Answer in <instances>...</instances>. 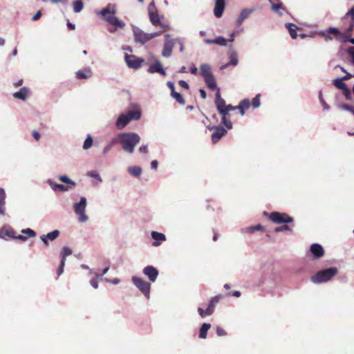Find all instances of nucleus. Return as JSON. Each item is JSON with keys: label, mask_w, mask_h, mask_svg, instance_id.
I'll return each mask as SVG.
<instances>
[{"label": "nucleus", "mask_w": 354, "mask_h": 354, "mask_svg": "<svg viewBox=\"0 0 354 354\" xmlns=\"http://www.w3.org/2000/svg\"><path fill=\"white\" fill-rule=\"evenodd\" d=\"M264 230H265L264 227L261 224H258V225H254V226H250L247 228V231L249 233H254L255 231L263 232Z\"/></svg>", "instance_id": "79ce46f5"}, {"label": "nucleus", "mask_w": 354, "mask_h": 354, "mask_svg": "<svg viewBox=\"0 0 354 354\" xmlns=\"http://www.w3.org/2000/svg\"><path fill=\"white\" fill-rule=\"evenodd\" d=\"M115 5L112 3H109L100 12L103 20L106 21L111 26L120 28H123L125 26V24L115 16Z\"/></svg>", "instance_id": "f03ea898"}, {"label": "nucleus", "mask_w": 354, "mask_h": 354, "mask_svg": "<svg viewBox=\"0 0 354 354\" xmlns=\"http://www.w3.org/2000/svg\"><path fill=\"white\" fill-rule=\"evenodd\" d=\"M310 251L313 254L314 259H318L324 254V250L322 246L318 243H313L310 248Z\"/></svg>", "instance_id": "aec40b11"}, {"label": "nucleus", "mask_w": 354, "mask_h": 354, "mask_svg": "<svg viewBox=\"0 0 354 354\" xmlns=\"http://www.w3.org/2000/svg\"><path fill=\"white\" fill-rule=\"evenodd\" d=\"M340 106L342 109L346 110L348 111H350L351 113H352L354 115V107L353 106L347 104H341Z\"/></svg>", "instance_id": "603ef678"}, {"label": "nucleus", "mask_w": 354, "mask_h": 354, "mask_svg": "<svg viewBox=\"0 0 354 354\" xmlns=\"http://www.w3.org/2000/svg\"><path fill=\"white\" fill-rule=\"evenodd\" d=\"M226 109L225 110V116L222 117V123L226 127L227 129H231L232 128V123L229 120V117L230 116V111L237 109L236 106H233L231 104L226 106Z\"/></svg>", "instance_id": "6ab92c4d"}, {"label": "nucleus", "mask_w": 354, "mask_h": 354, "mask_svg": "<svg viewBox=\"0 0 354 354\" xmlns=\"http://www.w3.org/2000/svg\"><path fill=\"white\" fill-rule=\"evenodd\" d=\"M28 94V89L26 87H22L19 91L15 92L13 94V97L16 99L21 100H26Z\"/></svg>", "instance_id": "bb28decb"}, {"label": "nucleus", "mask_w": 354, "mask_h": 354, "mask_svg": "<svg viewBox=\"0 0 354 354\" xmlns=\"http://www.w3.org/2000/svg\"><path fill=\"white\" fill-rule=\"evenodd\" d=\"M118 138H113L112 140L104 148V153H107L112 147L117 143Z\"/></svg>", "instance_id": "c03bdc74"}, {"label": "nucleus", "mask_w": 354, "mask_h": 354, "mask_svg": "<svg viewBox=\"0 0 354 354\" xmlns=\"http://www.w3.org/2000/svg\"><path fill=\"white\" fill-rule=\"evenodd\" d=\"M10 237L12 239H17L21 241L26 240V237L22 235L15 236V232L10 227H3L0 230V238L6 239Z\"/></svg>", "instance_id": "2eb2a0df"}, {"label": "nucleus", "mask_w": 354, "mask_h": 354, "mask_svg": "<svg viewBox=\"0 0 354 354\" xmlns=\"http://www.w3.org/2000/svg\"><path fill=\"white\" fill-rule=\"evenodd\" d=\"M260 94H257L252 101V105L254 108H258L260 106Z\"/></svg>", "instance_id": "de8ad7c7"}, {"label": "nucleus", "mask_w": 354, "mask_h": 354, "mask_svg": "<svg viewBox=\"0 0 354 354\" xmlns=\"http://www.w3.org/2000/svg\"><path fill=\"white\" fill-rule=\"evenodd\" d=\"M216 334L218 336H225L227 335L226 331L221 326L216 327Z\"/></svg>", "instance_id": "5fc2aeb1"}, {"label": "nucleus", "mask_w": 354, "mask_h": 354, "mask_svg": "<svg viewBox=\"0 0 354 354\" xmlns=\"http://www.w3.org/2000/svg\"><path fill=\"white\" fill-rule=\"evenodd\" d=\"M319 35L325 39V41H330L336 39L341 43H346L348 40V35L346 31L344 32L337 28L330 27L322 31Z\"/></svg>", "instance_id": "7ed1b4c3"}, {"label": "nucleus", "mask_w": 354, "mask_h": 354, "mask_svg": "<svg viewBox=\"0 0 354 354\" xmlns=\"http://www.w3.org/2000/svg\"><path fill=\"white\" fill-rule=\"evenodd\" d=\"M346 16H347V12L342 18V24L340 26V30H343L344 32L346 31V28H348V26H349V22L348 21H350V19H351V18L353 17L351 15H349L348 16V20L347 21V20H345V18H346Z\"/></svg>", "instance_id": "4c0bfd02"}, {"label": "nucleus", "mask_w": 354, "mask_h": 354, "mask_svg": "<svg viewBox=\"0 0 354 354\" xmlns=\"http://www.w3.org/2000/svg\"><path fill=\"white\" fill-rule=\"evenodd\" d=\"M128 171L131 176L139 177L141 175L142 169L138 166H133L129 167Z\"/></svg>", "instance_id": "e433bc0d"}, {"label": "nucleus", "mask_w": 354, "mask_h": 354, "mask_svg": "<svg viewBox=\"0 0 354 354\" xmlns=\"http://www.w3.org/2000/svg\"><path fill=\"white\" fill-rule=\"evenodd\" d=\"M230 64L233 66H236L238 64V58L236 53H232L230 55Z\"/></svg>", "instance_id": "8fccbe9b"}, {"label": "nucleus", "mask_w": 354, "mask_h": 354, "mask_svg": "<svg viewBox=\"0 0 354 354\" xmlns=\"http://www.w3.org/2000/svg\"><path fill=\"white\" fill-rule=\"evenodd\" d=\"M223 298V296L221 295H216L214 297L212 298L209 301L207 308L204 310L202 308H198V312L201 317H205L207 315H211L215 309L216 304L220 301V300Z\"/></svg>", "instance_id": "6e6552de"}, {"label": "nucleus", "mask_w": 354, "mask_h": 354, "mask_svg": "<svg viewBox=\"0 0 354 354\" xmlns=\"http://www.w3.org/2000/svg\"><path fill=\"white\" fill-rule=\"evenodd\" d=\"M48 183L55 192H65L68 190V187L66 185L54 183L52 180H48Z\"/></svg>", "instance_id": "c9c22d12"}, {"label": "nucleus", "mask_w": 354, "mask_h": 354, "mask_svg": "<svg viewBox=\"0 0 354 354\" xmlns=\"http://www.w3.org/2000/svg\"><path fill=\"white\" fill-rule=\"evenodd\" d=\"M73 10L75 12H80L84 7L83 3L81 0H76L73 3Z\"/></svg>", "instance_id": "a19ab883"}, {"label": "nucleus", "mask_w": 354, "mask_h": 354, "mask_svg": "<svg viewBox=\"0 0 354 354\" xmlns=\"http://www.w3.org/2000/svg\"><path fill=\"white\" fill-rule=\"evenodd\" d=\"M117 138L122 149L129 153L134 151L136 145L140 140V137L136 133H120Z\"/></svg>", "instance_id": "f257e3e1"}, {"label": "nucleus", "mask_w": 354, "mask_h": 354, "mask_svg": "<svg viewBox=\"0 0 354 354\" xmlns=\"http://www.w3.org/2000/svg\"><path fill=\"white\" fill-rule=\"evenodd\" d=\"M124 59L127 63V65L133 69L137 70L142 64L144 63V59L141 57H138L134 55H128L126 54L124 56Z\"/></svg>", "instance_id": "9b49d317"}, {"label": "nucleus", "mask_w": 354, "mask_h": 354, "mask_svg": "<svg viewBox=\"0 0 354 354\" xmlns=\"http://www.w3.org/2000/svg\"><path fill=\"white\" fill-rule=\"evenodd\" d=\"M201 74L203 77L212 75L211 67L209 64H204L201 66Z\"/></svg>", "instance_id": "72a5a7b5"}, {"label": "nucleus", "mask_w": 354, "mask_h": 354, "mask_svg": "<svg viewBox=\"0 0 354 354\" xmlns=\"http://www.w3.org/2000/svg\"><path fill=\"white\" fill-rule=\"evenodd\" d=\"M158 162L157 160H153L151 162V167L152 169H156L157 167H158Z\"/></svg>", "instance_id": "338daca9"}, {"label": "nucleus", "mask_w": 354, "mask_h": 354, "mask_svg": "<svg viewBox=\"0 0 354 354\" xmlns=\"http://www.w3.org/2000/svg\"><path fill=\"white\" fill-rule=\"evenodd\" d=\"M149 17L151 23L154 26H160L164 30H169L170 27L161 22L160 17L158 13V10L155 6L154 1H151L148 6Z\"/></svg>", "instance_id": "423d86ee"}, {"label": "nucleus", "mask_w": 354, "mask_h": 354, "mask_svg": "<svg viewBox=\"0 0 354 354\" xmlns=\"http://www.w3.org/2000/svg\"><path fill=\"white\" fill-rule=\"evenodd\" d=\"M205 42L207 44H214L223 46H227V40L223 37H218L214 39H206Z\"/></svg>", "instance_id": "c756f323"}, {"label": "nucleus", "mask_w": 354, "mask_h": 354, "mask_svg": "<svg viewBox=\"0 0 354 354\" xmlns=\"http://www.w3.org/2000/svg\"><path fill=\"white\" fill-rule=\"evenodd\" d=\"M41 16V10H39L33 17H32V20L33 21H37L38 19H40Z\"/></svg>", "instance_id": "e2e57ef3"}, {"label": "nucleus", "mask_w": 354, "mask_h": 354, "mask_svg": "<svg viewBox=\"0 0 354 354\" xmlns=\"http://www.w3.org/2000/svg\"><path fill=\"white\" fill-rule=\"evenodd\" d=\"M199 92H200V94H201V97L203 99H206V97H207V94H206V92L205 91V90H203V89H200Z\"/></svg>", "instance_id": "774afa93"}, {"label": "nucleus", "mask_w": 354, "mask_h": 354, "mask_svg": "<svg viewBox=\"0 0 354 354\" xmlns=\"http://www.w3.org/2000/svg\"><path fill=\"white\" fill-rule=\"evenodd\" d=\"M349 15H351L353 17L351 18V19H350V21H348L349 22V26L348 28H346V33H347V36H348V40L346 41V42H350L353 44H354V39L353 38H351V32H353V29H354V6L347 12V16L345 18V20H348V16Z\"/></svg>", "instance_id": "4468645a"}, {"label": "nucleus", "mask_w": 354, "mask_h": 354, "mask_svg": "<svg viewBox=\"0 0 354 354\" xmlns=\"http://www.w3.org/2000/svg\"><path fill=\"white\" fill-rule=\"evenodd\" d=\"M139 151L141 153H147L148 152L147 145H143L139 148Z\"/></svg>", "instance_id": "052dcab7"}, {"label": "nucleus", "mask_w": 354, "mask_h": 354, "mask_svg": "<svg viewBox=\"0 0 354 354\" xmlns=\"http://www.w3.org/2000/svg\"><path fill=\"white\" fill-rule=\"evenodd\" d=\"M141 113L140 111H129L126 114H121L116 120L115 125L118 129H121L127 126L131 120L140 119Z\"/></svg>", "instance_id": "39448f33"}, {"label": "nucleus", "mask_w": 354, "mask_h": 354, "mask_svg": "<svg viewBox=\"0 0 354 354\" xmlns=\"http://www.w3.org/2000/svg\"><path fill=\"white\" fill-rule=\"evenodd\" d=\"M143 273L147 276L151 281L153 282L158 277V271L154 267L148 266L143 269Z\"/></svg>", "instance_id": "412c9836"}, {"label": "nucleus", "mask_w": 354, "mask_h": 354, "mask_svg": "<svg viewBox=\"0 0 354 354\" xmlns=\"http://www.w3.org/2000/svg\"><path fill=\"white\" fill-rule=\"evenodd\" d=\"M151 237L155 240L153 245L158 246L160 244V242L165 241L166 237L164 234L159 233L157 232H151Z\"/></svg>", "instance_id": "cd10ccee"}, {"label": "nucleus", "mask_w": 354, "mask_h": 354, "mask_svg": "<svg viewBox=\"0 0 354 354\" xmlns=\"http://www.w3.org/2000/svg\"><path fill=\"white\" fill-rule=\"evenodd\" d=\"M338 272L335 267H331L317 272L311 277V281L315 283H321L330 281Z\"/></svg>", "instance_id": "20e7f679"}, {"label": "nucleus", "mask_w": 354, "mask_h": 354, "mask_svg": "<svg viewBox=\"0 0 354 354\" xmlns=\"http://www.w3.org/2000/svg\"><path fill=\"white\" fill-rule=\"evenodd\" d=\"M225 8V0H216L215 1V6L214 8V15L217 18L221 17L223 14Z\"/></svg>", "instance_id": "4be33fe9"}, {"label": "nucleus", "mask_w": 354, "mask_h": 354, "mask_svg": "<svg viewBox=\"0 0 354 354\" xmlns=\"http://www.w3.org/2000/svg\"><path fill=\"white\" fill-rule=\"evenodd\" d=\"M176 44V41L175 39L166 40L162 51V55L165 57H169L171 55L173 48Z\"/></svg>", "instance_id": "a211bd4d"}, {"label": "nucleus", "mask_w": 354, "mask_h": 354, "mask_svg": "<svg viewBox=\"0 0 354 354\" xmlns=\"http://www.w3.org/2000/svg\"><path fill=\"white\" fill-rule=\"evenodd\" d=\"M215 104L216 106V109L221 116H225V110L226 109V104L225 101L221 97L220 89H217V92L216 94V100H215Z\"/></svg>", "instance_id": "dca6fc26"}, {"label": "nucleus", "mask_w": 354, "mask_h": 354, "mask_svg": "<svg viewBox=\"0 0 354 354\" xmlns=\"http://www.w3.org/2000/svg\"><path fill=\"white\" fill-rule=\"evenodd\" d=\"M72 254V250L68 247H64L61 252V262L57 269V275H61L64 272V267L65 266L66 259L68 256Z\"/></svg>", "instance_id": "f3484780"}, {"label": "nucleus", "mask_w": 354, "mask_h": 354, "mask_svg": "<svg viewBox=\"0 0 354 354\" xmlns=\"http://www.w3.org/2000/svg\"><path fill=\"white\" fill-rule=\"evenodd\" d=\"M147 71L149 73H158L162 75H166V72L163 69L162 64L159 60H156L154 64L150 66Z\"/></svg>", "instance_id": "5701e85b"}, {"label": "nucleus", "mask_w": 354, "mask_h": 354, "mask_svg": "<svg viewBox=\"0 0 354 354\" xmlns=\"http://www.w3.org/2000/svg\"><path fill=\"white\" fill-rule=\"evenodd\" d=\"M167 85L169 88V89L171 90V93H173L174 92L176 91H175V87H174V84L173 82H167Z\"/></svg>", "instance_id": "bf43d9fd"}, {"label": "nucleus", "mask_w": 354, "mask_h": 354, "mask_svg": "<svg viewBox=\"0 0 354 354\" xmlns=\"http://www.w3.org/2000/svg\"><path fill=\"white\" fill-rule=\"evenodd\" d=\"M133 36L135 41L141 44H145L151 39V33L145 32L139 28L133 30Z\"/></svg>", "instance_id": "ddd939ff"}, {"label": "nucleus", "mask_w": 354, "mask_h": 354, "mask_svg": "<svg viewBox=\"0 0 354 354\" xmlns=\"http://www.w3.org/2000/svg\"><path fill=\"white\" fill-rule=\"evenodd\" d=\"M205 82L207 86L212 91H214L217 88V85L216 83V80L214 75L204 77Z\"/></svg>", "instance_id": "c85d7f7f"}, {"label": "nucleus", "mask_w": 354, "mask_h": 354, "mask_svg": "<svg viewBox=\"0 0 354 354\" xmlns=\"http://www.w3.org/2000/svg\"><path fill=\"white\" fill-rule=\"evenodd\" d=\"M343 81L342 78H337L334 80L333 84L336 88L343 91L347 87V85Z\"/></svg>", "instance_id": "58836bf2"}, {"label": "nucleus", "mask_w": 354, "mask_h": 354, "mask_svg": "<svg viewBox=\"0 0 354 354\" xmlns=\"http://www.w3.org/2000/svg\"><path fill=\"white\" fill-rule=\"evenodd\" d=\"M292 231V227H290L289 225H281V226H279V227H275L274 229V232H283V231Z\"/></svg>", "instance_id": "a18cd8bd"}, {"label": "nucleus", "mask_w": 354, "mask_h": 354, "mask_svg": "<svg viewBox=\"0 0 354 354\" xmlns=\"http://www.w3.org/2000/svg\"><path fill=\"white\" fill-rule=\"evenodd\" d=\"M342 91H343V94L345 96V97L347 100H351V93L350 89L348 88V86L345 89H344Z\"/></svg>", "instance_id": "864d4df0"}, {"label": "nucleus", "mask_w": 354, "mask_h": 354, "mask_svg": "<svg viewBox=\"0 0 354 354\" xmlns=\"http://www.w3.org/2000/svg\"><path fill=\"white\" fill-rule=\"evenodd\" d=\"M59 180L63 182V183H67V184H71L73 185H75V183L73 182L72 180H71L70 178H68L66 176H61L59 177Z\"/></svg>", "instance_id": "3c124183"}, {"label": "nucleus", "mask_w": 354, "mask_h": 354, "mask_svg": "<svg viewBox=\"0 0 354 354\" xmlns=\"http://www.w3.org/2000/svg\"><path fill=\"white\" fill-rule=\"evenodd\" d=\"M86 207V199L84 197L80 198L79 203L74 204V209L75 213L79 215V221L85 222L88 220V216L85 214V209Z\"/></svg>", "instance_id": "9d476101"}, {"label": "nucleus", "mask_w": 354, "mask_h": 354, "mask_svg": "<svg viewBox=\"0 0 354 354\" xmlns=\"http://www.w3.org/2000/svg\"><path fill=\"white\" fill-rule=\"evenodd\" d=\"M171 96L175 99V100L181 105L185 104V100L182 96V95L176 91L171 93Z\"/></svg>", "instance_id": "ea45409f"}, {"label": "nucleus", "mask_w": 354, "mask_h": 354, "mask_svg": "<svg viewBox=\"0 0 354 354\" xmlns=\"http://www.w3.org/2000/svg\"><path fill=\"white\" fill-rule=\"evenodd\" d=\"M91 285L94 288H97L98 287V281L97 279H92L91 280Z\"/></svg>", "instance_id": "0e129e2a"}, {"label": "nucleus", "mask_w": 354, "mask_h": 354, "mask_svg": "<svg viewBox=\"0 0 354 354\" xmlns=\"http://www.w3.org/2000/svg\"><path fill=\"white\" fill-rule=\"evenodd\" d=\"M271 10L278 13L280 16H282L284 12H287L286 8L281 2H278L277 4L272 6Z\"/></svg>", "instance_id": "2f4dec72"}, {"label": "nucleus", "mask_w": 354, "mask_h": 354, "mask_svg": "<svg viewBox=\"0 0 354 354\" xmlns=\"http://www.w3.org/2000/svg\"><path fill=\"white\" fill-rule=\"evenodd\" d=\"M132 281L141 292L149 299L150 297L151 284L142 278L135 276L132 277Z\"/></svg>", "instance_id": "1a4fd4ad"}, {"label": "nucleus", "mask_w": 354, "mask_h": 354, "mask_svg": "<svg viewBox=\"0 0 354 354\" xmlns=\"http://www.w3.org/2000/svg\"><path fill=\"white\" fill-rule=\"evenodd\" d=\"M210 131H213L211 136L212 142L214 144L217 143L221 138L227 133V130L222 126L209 127Z\"/></svg>", "instance_id": "f8f14e48"}, {"label": "nucleus", "mask_w": 354, "mask_h": 354, "mask_svg": "<svg viewBox=\"0 0 354 354\" xmlns=\"http://www.w3.org/2000/svg\"><path fill=\"white\" fill-rule=\"evenodd\" d=\"M176 41V44H178L180 46V51L183 52L184 50V45L182 41L179 39H175Z\"/></svg>", "instance_id": "680f3d73"}, {"label": "nucleus", "mask_w": 354, "mask_h": 354, "mask_svg": "<svg viewBox=\"0 0 354 354\" xmlns=\"http://www.w3.org/2000/svg\"><path fill=\"white\" fill-rule=\"evenodd\" d=\"M348 54L351 56L352 63L354 64V47H351L347 50Z\"/></svg>", "instance_id": "4d7b16f0"}, {"label": "nucleus", "mask_w": 354, "mask_h": 354, "mask_svg": "<svg viewBox=\"0 0 354 354\" xmlns=\"http://www.w3.org/2000/svg\"><path fill=\"white\" fill-rule=\"evenodd\" d=\"M93 145V138L91 135H88L86 140H84L83 145L84 149H88Z\"/></svg>", "instance_id": "37998d69"}, {"label": "nucleus", "mask_w": 354, "mask_h": 354, "mask_svg": "<svg viewBox=\"0 0 354 354\" xmlns=\"http://www.w3.org/2000/svg\"><path fill=\"white\" fill-rule=\"evenodd\" d=\"M252 12V10L248 9H244L241 11V14L239 15L238 19L236 21V26H239L241 25L243 21L248 17V16L251 14Z\"/></svg>", "instance_id": "7c9ffc66"}, {"label": "nucleus", "mask_w": 354, "mask_h": 354, "mask_svg": "<svg viewBox=\"0 0 354 354\" xmlns=\"http://www.w3.org/2000/svg\"><path fill=\"white\" fill-rule=\"evenodd\" d=\"M6 197L5 190L3 188H0V215H5L6 213Z\"/></svg>", "instance_id": "a878e982"}, {"label": "nucleus", "mask_w": 354, "mask_h": 354, "mask_svg": "<svg viewBox=\"0 0 354 354\" xmlns=\"http://www.w3.org/2000/svg\"><path fill=\"white\" fill-rule=\"evenodd\" d=\"M286 27L288 30L291 38L295 39L297 37V26L294 24L288 23L286 24Z\"/></svg>", "instance_id": "473e14b6"}, {"label": "nucleus", "mask_w": 354, "mask_h": 354, "mask_svg": "<svg viewBox=\"0 0 354 354\" xmlns=\"http://www.w3.org/2000/svg\"><path fill=\"white\" fill-rule=\"evenodd\" d=\"M251 106V103L248 99H244L241 100L239 104L237 106V109L239 111L241 115H244L245 111L249 109Z\"/></svg>", "instance_id": "393cba45"}, {"label": "nucleus", "mask_w": 354, "mask_h": 354, "mask_svg": "<svg viewBox=\"0 0 354 354\" xmlns=\"http://www.w3.org/2000/svg\"><path fill=\"white\" fill-rule=\"evenodd\" d=\"M21 232L23 234H24L26 236V237L27 238V236L28 237H34L36 236V233L34 230L30 229V228H27L26 230H23L21 231Z\"/></svg>", "instance_id": "49530a36"}, {"label": "nucleus", "mask_w": 354, "mask_h": 354, "mask_svg": "<svg viewBox=\"0 0 354 354\" xmlns=\"http://www.w3.org/2000/svg\"><path fill=\"white\" fill-rule=\"evenodd\" d=\"M210 328V324L204 323L200 328L199 337L201 339H205L207 337V331Z\"/></svg>", "instance_id": "f704fd0d"}, {"label": "nucleus", "mask_w": 354, "mask_h": 354, "mask_svg": "<svg viewBox=\"0 0 354 354\" xmlns=\"http://www.w3.org/2000/svg\"><path fill=\"white\" fill-rule=\"evenodd\" d=\"M263 214L268 216L270 221L277 224L292 223L294 218L286 213L274 212L268 214L266 212Z\"/></svg>", "instance_id": "0eeeda50"}, {"label": "nucleus", "mask_w": 354, "mask_h": 354, "mask_svg": "<svg viewBox=\"0 0 354 354\" xmlns=\"http://www.w3.org/2000/svg\"><path fill=\"white\" fill-rule=\"evenodd\" d=\"M178 84L180 87L184 88L185 89H189V84L184 80H180L178 82Z\"/></svg>", "instance_id": "13d9d810"}, {"label": "nucleus", "mask_w": 354, "mask_h": 354, "mask_svg": "<svg viewBox=\"0 0 354 354\" xmlns=\"http://www.w3.org/2000/svg\"><path fill=\"white\" fill-rule=\"evenodd\" d=\"M87 175L91 176V177H93V178H94L95 179H97L100 181L102 180L101 178H100V176L97 173H96L95 171H89V172H88Z\"/></svg>", "instance_id": "6e6d98bb"}, {"label": "nucleus", "mask_w": 354, "mask_h": 354, "mask_svg": "<svg viewBox=\"0 0 354 354\" xmlns=\"http://www.w3.org/2000/svg\"><path fill=\"white\" fill-rule=\"evenodd\" d=\"M76 75H77V77L78 79H86L88 77H89L91 76V75L89 74V73H86L84 71H79L77 72L76 73Z\"/></svg>", "instance_id": "09e8293b"}, {"label": "nucleus", "mask_w": 354, "mask_h": 354, "mask_svg": "<svg viewBox=\"0 0 354 354\" xmlns=\"http://www.w3.org/2000/svg\"><path fill=\"white\" fill-rule=\"evenodd\" d=\"M32 136L37 141L40 138V134L37 131H32Z\"/></svg>", "instance_id": "69168bd1"}, {"label": "nucleus", "mask_w": 354, "mask_h": 354, "mask_svg": "<svg viewBox=\"0 0 354 354\" xmlns=\"http://www.w3.org/2000/svg\"><path fill=\"white\" fill-rule=\"evenodd\" d=\"M59 235V230H53V232L48 233L46 235L44 234V235L41 236L40 239L46 245H48V239H49L50 241H53L56 238H57Z\"/></svg>", "instance_id": "b1692460"}]
</instances>
